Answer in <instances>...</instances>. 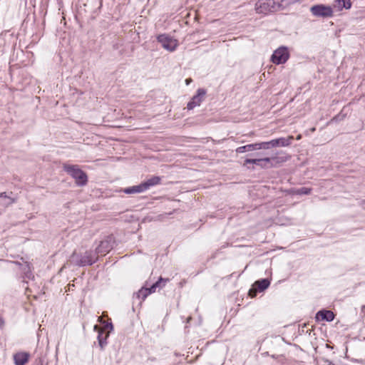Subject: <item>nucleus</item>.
I'll use <instances>...</instances> for the list:
<instances>
[{"label": "nucleus", "instance_id": "1", "mask_svg": "<svg viewBox=\"0 0 365 365\" xmlns=\"http://www.w3.org/2000/svg\"><path fill=\"white\" fill-rule=\"evenodd\" d=\"M63 170L70 175L78 186H84L88 182V176L78 165L63 164Z\"/></svg>", "mask_w": 365, "mask_h": 365}, {"label": "nucleus", "instance_id": "2", "mask_svg": "<svg viewBox=\"0 0 365 365\" xmlns=\"http://www.w3.org/2000/svg\"><path fill=\"white\" fill-rule=\"evenodd\" d=\"M98 258V255L95 251H86L83 256L79 257L73 253L71 257V262L78 266L92 265Z\"/></svg>", "mask_w": 365, "mask_h": 365}, {"label": "nucleus", "instance_id": "3", "mask_svg": "<svg viewBox=\"0 0 365 365\" xmlns=\"http://www.w3.org/2000/svg\"><path fill=\"white\" fill-rule=\"evenodd\" d=\"M169 281L168 279L160 277L159 279L155 282L150 288L142 287L137 293L133 296V299H141L144 300L148 295L155 292L157 288H163L165 284Z\"/></svg>", "mask_w": 365, "mask_h": 365}, {"label": "nucleus", "instance_id": "4", "mask_svg": "<svg viewBox=\"0 0 365 365\" xmlns=\"http://www.w3.org/2000/svg\"><path fill=\"white\" fill-rule=\"evenodd\" d=\"M277 4L275 0H259L255 6V10L257 14H268L276 10Z\"/></svg>", "mask_w": 365, "mask_h": 365}, {"label": "nucleus", "instance_id": "5", "mask_svg": "<svg viewBox=\"0 0 365 365\" xmlns=\"http://www.w3.org/2000/svg\"><path fill=\"white\" fill-rule=\"evenodd\" d=\"M289 56L288 48L282 46L273 52L271 56V61L276 65L284 64L288 61Z\"/></svg>", "mask_w": 365, "mask_h": 365}, {"label": "nucleus", "instance_id": "6", "mask_svg": "<svg viewBox=\"0 0 365 365\" xmlns=\"http://www.w3.org/2000/svg\"><path fill=\"white\" fill-rule=\"evenodd\" d=\"M310 11L314 16L328 18L333 16V9L330 6L324 4L314 5L310 8Z\"/></svg>", "mask_w": 365, "mask_h": 365}, {"label": "nucleus", "instance_id": "7", "mask_svg": "<svg viewBox=\"0 0 365 365\" xmlns=\"http://www.w3.org/2000/svg\"><path fill=\"white\" fill-rule=\"evenodd\" d=\"M157 38L158 42L161 43L162 46L169 51H174L178 46V40L166 34L159 35Z\"/></svg>", "mask_w": 365, "mask_h": 365}, {"label": "nucleus", "instance_id": "8", "mask_svg": "<svg viewBox=\"0 0 365 365\" xmlns=\"http://www.w3.org/2000/svg\"><path fill=\"white\" fill-rule=\"evenodd\" d=\"M206 91L204 88H198L196 95H195L191 101L187 103V108L188 110H192L196 106H199L200 103L205 100Z\"/></svg>", "mask_w": 365, "mask_h": 365}, {"label": "nucleus", "instance_id": "9", "mask_svg": "<svg viewBox=\"0 0 365 365\" xmlns=\"http://www.w3.org/2000/svg\"><path fill=\"white\" fill-rule=\"evenodd\" d=\"M270 284L268 279H262L255 282L252 287L249 291V295L252 297H255L257 291L262 292L266 289Z\"/></svg>", "mask_w": 365, "mask_h": 365}, {"label": "nucleus", "instance_id": "10", "mask_svg": "<svg viewBox=\"0 0 365 365\" xmlns=\"http://www.w3.org/2000/svg\"><path fill=\"white\" fill-rule=\"evenodd\" d=\"M111 238L108 237L104 240H102L99 245L96 248V252L98 255H101L102 256L106 255L113 248V245L111 242Z\"/></svg>", "mask_w": 365, "mask_h": 365}, {"label": "nucleus", "instance_id": "11", "mask_svg": "<svg viewBox=\"0 0 365 365\" xmlns=\"http://www.w3.org/2000/svg\"><path fill=\"white\" fill-rule=\"evenodd\" d=\"M94 329L98 330V342L101 350H103L105 346L107 345V339L108 337V333L106 332L103 329H101L98 325L94 326Z\"/></svg>", "mask_w": 365, "mask_h": 365}, {"label": "nucleus", "instance_id": "12", "mask_svg": "<svg viewBox=\"0 0 365 365\" xmlns=\"http://www.w3.org/2000/svg\"><path fill=\"white\" fill-rule=\"evenodd\" d=\"M263 159H268V161H262L259 164H258V166L261 167L262 168H272L276 164L284 162L286 160L285 158H278L277 156H272L270 158H264Z\"/></svg>", "mask_w": 365, "mask_h": 365}, {"label": "nucleus", "instance_id": "13", "mask_svg": "<svg viewBox=\"0 0 365 365\" xmlns=\"http://www.w3.org/2000/svg\"><path fill=\"white\" fill-rule=\"evenodd\" d=\"M316 319L317 320L331 322L334 319V314L333 313V312L329 310H321L317 313Z\"/></svg>", "mask_w": 365, "mask_h": 365}, {"label": "nucleus", "instance_id": "14", "mask_svg": "<svg viewBox=\"0 0 365 365\" xmlns=\"http://www.w3.org/2000/svg\"><path fill=\"white\" fill-rule=\"evenodd\" d=\"M29 354L27 352H18L14 355L15 365H25L29 361Z\"/></svg>", "mask_w": 365, "mask_h": 365}, {"label": "nucleus", "instance_id": "15", "mask_svg": "<svg viewBox=\"0 0 365 365\" xmlns=\"http://www.w3.org/2000/svg\"><path fill=\"white\" fill-rule=\"evenodd\" d=\"M145 191H146V190L143 186V182L139 185H137L126 187L123 190V192H125V194H128V195H131V194H135V193H140V192H143Z\"/></svg>", "mask_w": 365, "mask_h": 365}, {"label": "nucleus", "instance_id": "16", "mask_svg": "<svg viewBox=\"0 0 365 365\" xmlns=\"http://www.w3.org/2000/svg\"><path fill=\"white\" fill-rule=\"evenodd\" d=\"M15 264L20 267V269L24 274L25 277L28 279H30L31 277V269L30 267V264L29 262H25L24 263H20L16 262H15Z\"/></svg>", "mask_w": 365, "mask_h": 365}, {"label": "nucleus", "instance_id": "17", "mask_svg": "<svg viewBox=\"0 0 365 365\" xmlns=\"http://www.w3.org/2000/svg\"><path fill=\"white\" fill-rule=\"evenodd\" d=\"M351 6V0H336L334 4V7L338 11H341L344 9H349Z\"/></svg>", "mask_w": 365, "mask_h": 365}, {"label": "nucleus", "instance_id": "18", "mask_svg": "<svg viewBox=\"0 0 365 365\" xmlns=\"http://www.w3.org/2000/svg\"><path fill=\"white\" fill-rule=\"evenodd\" d=\"M292 140H293L292 136H289L288 138H279L274 139L275 148L276 147L288 146L292 143Z\"/></svg>", "mask_w": 365, "mask_h": 365}, {"label": "nucleus", "instance_id": "19", "mask_svg": "<svg viewBox=\"0 0 365 365\" xmlns=\"http://www.w3.org/2000/svg\"><path fill=\"white\" fill-rule=\"evenodd\" d=\"M160 178L158 176H153L149 179H148L146 181L143 182V186L145 189V190H149L151 187H153L155 185H157L160 184Z\"/></svg>", "mask_w": 365, "mask_h": 365}, {"label": "nucleus", "instance_id": "20", "mask_svg": "<svg viewBox=\"0 0 365 365\" xmlns=\"http://www.w3.org/2000/svg\"><path fill=\"white\" fill-rule=\"evenodd\" d=\"M257 150V143H256L248 144L246 145L238 147L236 149V153H242L250 152V151Z\"/></svg>", "mask_w": 365, "mask_h": 365}, {"label": "nucleus", "instance_id": "21", "mask_svg": "<svg viewBox=\"0 0 365 365\" xmlns=\"http://www.w3.org/2000/svg\"><path fill=\"white\" fill-rule=\"evenodd\" d=\"M14 202V200L9 197H7L5 192L0 194V205L3 207H6Z\"/></svg>", "mask_w": 365, "mask_h": 365}, {"label": "nucleus", "instance_id": "22", "mask_svg": "<svg viewBox=\"0 0 365 365\" xmlns=\"http://www.w3.org/2000/svg\"><path fill=\"white\" fill-rule=\"evenodd\" d=\"M257 150H268L275 148L274 139L267 142L257 143Z\"/></svg>", "mask_w": 365, "mask_h": 365}, {"label": "nucleus", "instance_id": "23", "mask_svg": "<svg viewBox=\"0 0 365 365\" xmlns=\"http://www.w3.org/2000/svg\"><path fill=\"white\" fill-rule=\"evenodd\" d=\"M268 160H269L268 159H259V158L251 159V158H247V159H246L245 160L244 165H247V164H255V165H258V164H259L262 161H268Z\"/></svg>", "mask_w": 365, "mask_h": 365}, {"label": "nucleus", "instance_id": "24", "mask_svg": "<svg viewBox=\"0 0 365 365\" xmlns=\"http://www.w3.org/2000/svg\"><path fill=\"white\" fill-rule=\"evenodd\" d=\"M312 189L309 187H302L297 190L296 194L297 195H309L311 193Z\"/></svg>", "mask_w": 365, "mask_h": 365}, {"label": "nucleus", "instance_id": "25", "mask_svg": "<svg viewBox=\"0 0 365 365\" xmlns=\"http://www.w3.org/2000/svg\"><path fill=\"white\" fill-rule=\"evenodd\" d=\"M361 314H363V316L365 315V305H363L361 307Z\"/></svg>", "mask_w": 365, "mask_h": 365}, {"label": "nucleus", "instance_id": "26", "mask_svg": "<svg viewBox=\"0 0 365 365\" xmlns=\"http://www.w3.org/2000/svg\"><path fill=\"white\" fill-rule=\"evenodd\" d=\"M4 324V320L0 317V329L3 327Z\"/></svg>", "mask_w": 365, "mask_h": 365}, {"label": "nucleus", "instance_id": "27", "mask_svg": "<svg viewBox=\"0 0 365 365\" xmlns=\"http://www.w3.org/2000/svg\"><path fill=\"white\" fill-rule=\"evenodd\" d=\"M191 81V79H186V84L188 85Z\"/></svg>", "mask_w": 365, "mask_h": 365}, {"label": "nucleus", "instance_id": "28", "mask_svg": "<svg viewBox=\"0 0 365 365\" xmlns=\"http://www.w3.org/2000/svg\"><path fill=\"white\" fill-rule=\"evenodd\" d=\"M109 326H110V329H113V325H112V324H109Z\"/></svg>", "mask_w": 365, "mask_h": 365}]
</instances>
